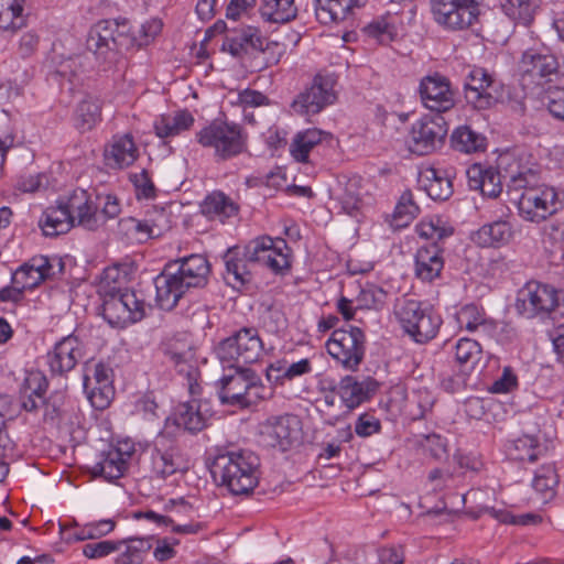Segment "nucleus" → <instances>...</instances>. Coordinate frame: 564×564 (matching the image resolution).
<instances>
[{"label":"nucleus","mask_w":564,"mask_h":564,"mask_svg":"<svg viewBox=\"0 0 564 564\" xmlns=\"http://www.w3.org/2000/svg\"><path fill=\"white\" fill-rule=\"evenodd\" d=\"M416 234L426 240H432L441 246V241L453 235L454 229L447 226L440 217L422 219L416 225Z\"/></svg>","instance_id":"nucleus-52"},{"label":"nucleus","mask_w":564,"mask_h":564,"mask_svg":"<svg viewBox=\"0 0 564 564\" xmlns=\"http://www.w3.org/2000/svg\"><path fill=\"white\" fill-rule=\"evenodd\" d=\"M337 390L345 406L354 410L371 399L378 390V382L370 377L359 381L356 377L346 376L339 381Z\"/></svg>","instance_id":"nucleus-25"},{"label":"nucleus","mask_w":564,"mask_h":564,"mask_svg":"<svg viewBox=\"0 0 564 564\" xmlns=\"http://www.w3.org/2000/svg\"><path fill=\"white\" fill-rule=\"evenodd\" d=\"M557 305V290L553 285L529 281L519 291L514 306L520 316L530 319L547 316Z\"/></svg>","instance_id":"nucleus-13"},{"label":"nucleus","mask_w":564,"mask_h":564,"mask_svg":"<svg viewBox=\"0 0 564 564\" xmlns=\"http://www.w3.org/2000/svg\"><path fill=\"white\" fill-rule=\"evenodd\" d=\"M387 292L379 285L367 283L361 288L356 301L357 308L380 310L387 301Z\"/></svg>","instance_id":"nucleus-54"},{"label":"nucleus","mask_w":564,"mask_h":564,"mask_svg":"<svg viewBox=\"0 0 564 564\" xmlns=\"http://www.w3.org/2000/svg\"><path fill=\"white\" fill-rule=\"evenodd\" d=\"M153 536H130L116 541L120 545L121 552L115 558V564H143L153 546Z\"/></svg>","instance_id":"nucleus-37"},{"label":"nucleus","mask_w":564,"mask_h":564,"mask_svg":"<svg viewBox=\"0 0 564 564\" xmlns=\"http://www.w3.org/2000/svg\"><path fill=\"white\" fill-rule=\"evenodd\" d=\"M506 173L508 189L523 191L518 198V210L524 220L539 224L563 207L554 187L540 185L538 169L516 162L509 165Z\"/></svg>","instance_id":"nucleus-3"},{"label":"nucleus","mask_w":564,"mask_h":564,"mask_svg":"<svg viewBox=\"0 0 564 564\" xmlns=\"http://www.w3.org/2000/svg\"><path fill=\"white\" fill-rule=\"evenodd\" d=\"M232 373L225 375L218 381V398L221 404L247 408L250 368H231Z\"/></svg>","instance_id":"nucleus-24"},{"label":"nucleus","mask_w":564,"mask_h":564,"mask_svg":"<svg viewBox=\"0 0 564 564\" xmlns=\"http://www.w3.org/2000/svg\"><path fill=\"white\" fill-rule=\"evenodd\" d=\"M335 79L332 75L317 74L311 86L301 91L291 104L294 113L313 116L336 100Z\"/></svg>","instance_id":"nucleus-17"},{"label":"nucleus","mask_w":564,"mask_h":564,"mask_svg":"<svg viewBox=\"0 0 564 564\" xmlns=\"http://www.w3.org/2000/svg\"><path fill=\"white\" fill-rule=\"evenodd\" d=\"M420 213L419 206L413 200V194L410 191L404 192L393 213V219L398 227L409 225Z\"/></svg>","instance_id":"nucleus-55"},{"label":"nucleus","mask_w":564,"mask_h":564,"mask_svg":"<svg viewBox=\"0 0 564 564\" xmlns=\"http://www.w3.org/2000/svg\"><path fill=\"white\" fill-rule=\"evenodd\" d=\"M209 273L210 264L202 254H191L167 263L154 279L159 307L173 310L189 289L204 288Z\"/></svg>","instance_id":"nucleus-4"},{"label":"nucleus","mask_w":564,"mask_h":564,"mask_svg":"<svg viewBox=\"0 0 564 564\" xmlns=\"http://www.w3.org/2000/svg\"><path fill=\"white\" fill-rule=\"evenodd\" d=\"M455 361L464 371L475 368L481 359L482 349L479 343L470 338H460L454 347Z\"/></svg>","instance_id":"nucleus-48"},{"label":"nucleus","mask_w":564,"mask_h":564,"mask_svg":"<svg viewBox=\"0 0 564 564\" xmlns=\"http://www.w3.org/2000/svg\"><path fill=\"white\" fill-rule=\"evenodd\" d=\"M448 132L442 115H425L412 123L406 143L416 155H427L441 149Z\"/></svg>","instance_id":"nucleus-12"},{"label":"nucleus","mask_w":564,"mask_h":564,"mask_svg":"<svg viewBox=\"0 0 564 564\" xmlns=\"http://www.w3.org/2000/svg\"><path fill=\"white\" fill-rule=\"evenodd\" d=\"M194 117L187 110H181L174 115H162L154 121V130L159 138H170L191 129Z\"/></svg>","instance_id":"nucleus-41"},{"label":"nucleus","mask_w":564,"mask_h":564,"mask_svg":"<svg viewBox=\"0 0 564 564\" xmlns=\"http://www.w3.org/2000/svg\"><path fill=\"white\" fill-rule=\"evenodd\" d=\"M84 390L96 410H106L115 398L112 369L102 362L94 366L91 375L84 376Z\"/></svg>","instance_id":"nucleus-21"},{"label":"nucleus","mask_w":564,"mask_h":564,"mask_svg":"<svg viewBox=\"0 0 564 564\" xmlns=\"http://www.w3.org/2000/svg\"><path fill=\"white\" fill-rule=\"evenodd\" d=\"M132 184L135 187L137 197L140 198H154L156 195V188L150 177L147 170H142L139 173H134L130 176Z\"/></svg>","instance_id":"nucleus-61"},{"label":"nucleus","mask_w":564,"mask_h":564,"mask_svg":"<svg viewBox=\"0 0 564 564\" xmlns=\"http://www.w3.org/2000/svg\"><path fill=\"white\" fill-rule=\"evenodd\" d=\"M482 1L432 0V13L437 24L449 30H464L478 20Z\"/></svg>","instance_id":"nucleus-14"},{"label":"nucleus","mask_w":564,"mask_h":564,"mask_svg":"<svg viewBox=\"0 0 564 564\" xmlns=\"http://www.w3.org/2000/svg\"><path fill=\"white\" fill-rule=\"evenodd\" d=\"M264 42L265 39L260 35L257 29L248 26L232 35H227L223 43V50L229 52L232 56L239 57L246 54L249 47L253 50L261 48Z\"/></svg>","instance_id":"nucleus-39"},{"label":"nucleus","mask_w":564,"mask_h":564,"mask_svg":"<svg viewBox=\"0 0 564 564\" xmlns=\"http://www.w3.org/2000/svg\"><path fill=\"white\" fill-rule=\"evenodd\" d=\"M66 395L61 391L52 392L42 400L43 422L51 426H58L65 415Z\"/></svg>","instance_id":"nucleus-51"},{"label":"nucleus","mask_w":564,"mask_h":564,"mask_svg":"<svg viewBox=\"0 0 564 564\" xmlns=\"http://www.w3.org/2000/svg\"><path fill=\"white\" fill-rule=\"evenodd\" d=\"M152 473L161 479L185 473L188 469V462L184 458L181 448L169 438L167 433H160L151 452Z\"/></svg>","instance_id":"nucleus-18"},{"label":"nucleus","mask_w":564,"mask_h":564,"mask_svg":"<svg viewBox=\"0 0 564 564\" xmlns=\"http://www.w3.org/2000/svg\"><path fill=\"white\" fill-rule=\"evenodd\" d=\"M23 0H14V6H9L0 11V29L1 30H15L21 28L22 23H17L21 18L23 11Z\"/></svg>","instance_id":"nucleus-62"},{"label":"nucleus","mask_w":564,"mask_h":564,"mask_svg":"<svg viewBox=\"0 0 564 564\" xmlns=\"http://www.w3.org/2000/svg\"><path fill=\"white\" fill-rule=\"evenodd\" d=\"M291 249L283 238L259 237L246 247L228 249L224 256V279L232 289L248 288L253 280V268L262 264L275 274H284L291 268Z\"/></svg>","instance_id":"nucleus-2"},{"label":"nucleus","mask_w":564,"mask_h":564,"mask_svg":"<svg viewBox=\"0 0 564 564\" xmlns=\"http://www.w3.org/2000/svg\"><path fill=\"white\" fill-rule=\"evenodd\" d=\"M164 362L176 371L184 380L191 395H200L202 373L196 359L195 347L185 334H176L166 338L160 347Z\"/></svg>","instance_id":"nucleus-6"},{"label":"nucleus","mask_w":564,"mask_h":564,"mask_svg":"<svg viewBox=\"0 0 564 564\" xmlns=\"http://www.w3.org/2000/svg\"><path fill=\"white\" fill-rule=\"evenodd\" d=\"M199 208L206 218L221 224L236 217L239 213V205L221 191L209 193L200 203Z\"/></svg>","instance_id":"nucleus-30"},{"label":"nucleus","mask_w":564,"mask_h":564,"mask_svg":"<svg viewBox=\"0 0 564 564\" xmlns=\"http://www.w3.org/2000/svg\"><path fill=\"white\" fill-rule=\"evenodd\" d=\"M381 421L372 412H365L355 423V432L359 437H369L380 433Z\"/></svg>","instance_id":"nucleus-59"},{"label":"nucleus","mask_w":564,"mask_h":564,"mask_svg":"<svg viewBox=\"0 0 564 564\" xmlns=\"http://www.w3.org/2000/svg\"><path fill=\"white\" fill-rule=\"evenodd\" d=\"M328 354L347 370H357L366 352L365 333L355 326L335 329L326 341Z\"/></svg>","instance_id":"nucleus-11"},{"label":"nucleus","mask_w":564,"mask_h":564,"mask_svg":"<svg viewBox=\"0 0 564 564\" xmlns=\"http://www.w3.org/2000/svg\"><path fill=\"white\" fill-rule=\"evenodd\" d=\"M138 156V148L129 133L113 135L104 151L105 163L111 169L128 167L134 163Z\"/></svg>","instance_id":"nucleus-26"},{"label":"nucleus","mask_w":564,"mask_h":564,"mask_svg":"<svg viewBox=\"0 0 564 564\" xmlns=\"http://www.w3.org/2000/svg\"><path fill=\"white\" fill-rule=\"evenodd\" d=\"M100 202L90 200L74 217V226H80L87 230H97L102 226V216L99 215Z\"/></svg>","instance_id":"nucleus-57"},{"label":"nucleus","mask_w":564,"mask_h":564,"mask_svg":"<svg viewBox=\"0 0 564 564\" xmlns=\"http://www.w3.org/2000/svg\"><path fill=\"white\" fill-rule=\"evenodd\" d=\"M464 95L474 109H490L502 99L503 84L486 68L474 66L466 75Z\"/></svg>","instance_id":"nucleus-10"},{"label":"nucleus","mask_w":564,"mask_h":564,"mask_svg":"<svg viewBox=\"0 0 564 564\" xmlns=\"http://www.w3.org/2000/svg\"><path fill=\"white\" fill-rule=\"evenodd\" d=\"M360 176H352L344 183L343 192L337 196L341 210L349 216H357L362 206Z\"/></svg>","instance_id":"nucleus-45"},{"label":"nucleus","mask_w":564,"mask_h":564,"mask_svg":"<svg viewBox=\"0 0 564 564\" xmlns=\"http://www.w3.org/2000/svg\"><path fill=\"white\" fill-rule=\"evenodd\" d=\"M29 264L32 272L36 273V279L40 282H43L46 279H50L55 275V271L53 263L45 256H35L31 258Z\"/></svg>","instance_id":"nucleus-64"},{"label":"nucleus","mask_w":564,"mask_h":564,"mask_svg":"<svg viewBox=\"0 0 564 564\" xmlns=\"http://www.w3.org/2000/svg\"><path fill=\"white\" fill-rule=\"evenodd\" d=\"M420 186L433 200H446L453 195V183L447 170L427 169L419 180Z\"/></svg>","instance_id":"nucleus-32"},{"label":"nucleus","mask_w":564,"mask_h":564,"mask_svg":"<svg viewBox=\"0 0 564 564\" xmlns=\"http://www.w3.org/2000/svg\"><path fill=\"white\" fill-rule=\"evenodd\" d=\"M539 0H505L503 12L513 21L529 25L539 8Z\"/></svg>","instance_id":"nucleus-50"},{"label":"nucleus","mask_w":564,"mask_h":564,"mask_svg":"<svg viewBox=\"0 0 564 564\" xmlns=\"http://www.w3.org/2000/svg\"><path fill=\"white\" fill-rule=\"evenodd\" d=\"M192 397L191 401L176 406L173 416L166 420V425L172 421L176 427L193 434L200 432L207 426L213 415L208 403L196 399L198 395Z\"/></svg>","instance_id":"nucleus-22"},{"label":"nucleus","mask_w":564,"mask_h":564,"mask_svg":"<svg viewBox=\"0 0 564 564\" xmlns=\"http://www.w3.org/2000/svg\"><path fill=\"white\" fill-rule=\"evenodd\" d=\"M261 17L272 23H286L297 15L294 0H264L260 6Z\"/></svg>","instance_id":"nucleus-42"},{"label":"nucleus","mask_w":564,"mask_h":564,"mask_svg":"<svg viewBox=\"0 0 564 564\" xmlns=\"http://www.w3.org/2000/svg\"><path fill=\"white\" fill-rule=\"evenodd\" d=\"M91 197L84 189H76L67 197H61L56 203H59L67 214L74 218L89 202Z\"/></svg>","instance_id":"nucleus-60"},{"label":"nucleus","mask_w":564,"mask_h":564,"mask_svg":"<svg viewBox=\"0 0 564 564\" xmlns=\"http://www.w3.org/2000/svg\"><path fill=\"white\" fill-rule=\"evenodd\" d=\"M302 423L299 416L285 414L269 419L261 425L260 443L286 452L301 442Z\"/></svg>","instance_id":"nucleus-16"},{"label":"nucleus","mask_w":564,"mask_h":564,"mask_svg":"<svg viewBox=\"0 0 564 564\" xmlns=\"http://www.w3.org/2000/svg\"><path fill=\"white\" fill-rule=\"evenodd\" d=\"M83 344L77 336L68 335L57 341L46 355L52 375L63 376L73 370L83 358Z\"/></svg>","instance_id":"nucleus-23"},{"label":"nucleus","mask_w":564,"mask_h":564,"mask_svg":"<svg viewBox=\"0 0 564 564\" xmlns=\"http://www.w3.org/2000/svg\"><path fill=\"white\" fill-rule=\"evenodd\" d=\"M115 551H120V545L116 541L87 543L83 547V554L88 558H100Z\"/></svg>","instance_id":"nucleus-63"},{"label":"nucleus","mask_w":564,"mask_h":564,"mask_svg":"<svg viewBox=\"0 0 564 564\" xmlns=\"http://www.w3.org/2000/svg\"><path fill=\"white\" fill-rule=\"evenodd\" d=\"M249 387L247 393V408L256 405L259 401L267 400L272 397V389L262 383L260 377L250 369Z\"/></svg>","instance_id":"nucleus-58"},{"label":"nucleus","mask_w":564,"mask_h":564,"mask_svg":"<svg viewBox=\"0 0 564 564\" xmlns=\"http://www.w3.org/2000/svg\"><path fill=\"white\" fill-rule=\"evenodd\" d=\"M462 327L469 332H479L487 336H492L497 328V323L486 315V312L475 304H467L460 308L457 315Z\"/></svg>","instance_id":"nucleus-38"},{"label":"nucleus","mask_w":564,"mask_h":564,"mask_svg":"<svg viewBox=\"0 0 564 564\" xmlns=\"http://www.w3.org/2000/svg\"><path fill=\"white\" fill-rule=\"evenodd\" d=\"M518 70L523 86L542 85L557 74L558 61L546 48H530L522 54Z\"/></svg>","instance_id":"nucleus-19"},{"label":"nucleus","mask_w":564,"mask_h":564,"mask_svg":"<svg viewBox=\"0 0 564 564\" xmlns=\"http://www.w3.org/2000/svg\"><path fill=\"white\" fill-rule=\"evenodd\" d=\"M512 237V227L506 220L486 224L476 232V240L480 246L492 247L507 243Z\"/></svg>","instance_id":"nucleus-43"},{"label":"nucleus","mask_w":564,"mask_h":564,"mask_svg":"<svg viewBox=\"0 0 564 564\" xmlns=\"http://www.w3.org/2000/svg\"><path fill=\"white\" fill-rule=\"evenodd\" d=\"M332 134L317 128L299 131L290 145L291 155L302 163L308 162L312 150L319 147L324 141L330 140Z\"/></svg>","instance_id":"nucleus-35"},{"label":"nucleus","mask_w":564,"mask_h":564,"mask_svg":"<svg viewBox=\"0 0 564 564\" xmlns=\"http://www.w3.org/2000/svg\"><path fill=\"white\" fill-rule=\"evenodd\" d=\"M162 22L152 19L141 25L138 35L130 34L127 20H101L90 30L86 40L87 50L93 53L99 72H116L122 62L123 51L149 45L162 31Z\"/></svg>","instance_id":"nucleus-1"},{"label":"nucleus","mask_w":564,"mask_h":564,"mask_svg":"<svg viewBox=\"0 0 564 564\" xmlns=\"http://www.w3.org/2000/svg\"><path fill=\"white\" fill-rule=\"evenodd\" d=\"M224 368H246L245 365L260 360L263 343L254 327H242L223 339L215 348Z\"/></svg>","instance_id":"nucleus-7"},{"label":"nucleus","mask_w":564,"mask_h":564,"mask_svg":"<svg viewBox=\"0 0 564 564\" xmlns=\"http://www.w3.org/2000/svg\"><path fill=\"white\" fill-rule=\"evenodd\" d=\"M506 448L511 459L529 463H535L545 451V447L534 436L529 434L509 441Z\"/></svg>","instance_id":"nucleus-40"},{"label":"nucleus","mask_w":564,"mask_h":564,"mask_svg":"<svg viewBox=\"0 0 564 564\" xmlns=\"http://www.w3.org/2000/svg\"><path fill=\"white\" fill-rule=\"evenodd\" d=\"M365 32L368 36L376 39L381 44L390 43L397 35L394 24L389 21V17H381L370 22Z\"/></svg>","instance_id":"nucleus-56"},{"label":"nucleus","mask_w":564,"mask_h":564,"mask_svg":"<svg viewBox=\"0 0 564 564\" xmlns=\"http://www.w3.org/2000/svg\"><path fill=\"white\" fill-rule=\"evenodd\" d=\"M542 242L553 262L564 259V221L554 220L545 225Z\"/></svg>","instance_id":"nucleus-47"},{"label":"nucleus","mask_w":564,"mask_h":564,"mask_svg":"<svg viewBox=\"0 0 564 564\" xmlns=\"http://www.w3.org/2000/svg\"><path fill=\"white\" fill-rule=\"evenodd\" d=\"M118 235L126 239L127 242L143 243L149 239L161 236L162 226L153 218L139 220L134 217H126L121 218L118 223Z\"/></svg>","instance_id":"nucleus-29"},{"label":"nucleus","mask_w":564,"mask_h":564,"mask_svg":"<svg viewBox=\"0 0 564 564\" xmlns=\"http://www.w3.org/2000/svg\"><path fill=\"white\" fill-rule=\"evenodd\" d=\"M558 485V475L554 464L542 465L534 474L532 486L544 498H552Z\"/></svg>","instance_id":"nucleus-53"},{"label":"nucleus","mask_w":564,"mask_h":564,"mask_svg":"<svg viewBox=\"0 0 564 564\" xmlns=\"http://www.w3.org/2000/svg\"><path fill=\"white\" fill-rule=\"evenodd\" d=\"M395 315L403 330L417 344L435 338L443 322L430 305L411 299L397 307Z\"/></svg>","instance_id":"nucleus-8"},{"label":"nucleus","mask_w":564,"mask_h":564,"mask_svg":"<svg viewBox=\"0 0 564 564\" xmlns=\"http://www.w3.org/2000/svg\"><path fill=\"white\" fill-rule=\"evenodd\" d=\"M215 481H219L232 495H249L260 479V458L248 449H217L208 464Z\"/></svg>","instance_id":"nucleus-5"},{"label":"nucleus","mask_w":564,"mask_h":564,"mask_svg":"<svg viewBox=\"0 0 564 564\" xmlns=\"http://www.w3.org/2000/svg\"><path fill=\"white\" fill-rule=\"evenodd\" d=\"M197 142L215 151V156L228 160L247 149L248 135L237 123L214 121L196 133Z\"/></svg>","instance_id":"nucleus-9"},{"label":"nucleus","mask_w":564,"mask_h":564,"mask_svg":"<svg viewBox=\"0 0 564 564\" xmlns=\"http://www.w3.org/2000/svg\"><path fill=\"white\" fill-rule=\"evenodd\" d=\"M128 276L124 271H122L119 267L112 265L106 268L100 276V281L98 284V293L101 297L119 294L123 291H129L127 288Z\"/></svg>","instance_id":"nucleus-49"},{"label":"nucleus","mask_w":564,"mask_h":564,"mask_svg":"<svg viewBox=\"0 0 564 564\" xmlns=\"http://www.w3.org/2000/svg\"><path fill=\"white\" fill-rule=\"evenodd\" d=\"M128 452L109 448L102 452L99 462L91 468L94 477H102L108 481L121 478L128 469L127 457Z\"/></svg>","instance_id":"nucleus-34"},{"label":"nucleus","mask_w":564,"mask_h":564,"mask_svg":"<svg viewBox=\"0 0 564 564\" xmlns=\"http://www.w3.org/2000/svg\"><path fill=\"white\" fill-rule=\"evenodd\" d=\"M101 119V102L98 98L87 96L84 98L75 111L76 128L82 131L91 130Z\"/></svg>","instance_id":"nucleus-44"},{"label":"nucleus","mask_w":564,"mask_h":564,"mask_svg":"<svg viewBox=\"0 0 564 564\" xmlns=\"http://www.w3.org/2000/svg\"><path fill=\"white\" fill-rule=\"evenodd\" d=\"M451 144L456 151L473 153L485 150L486 138L468 126H460L453 131Z\"/></svg>","instance_id":"nucleus-46"},{"label":"nucleus","mask_w":564,"mask_h":564,"mask_svg":"<svg viewBox=\"0 0 564 564\" xmlns=\"http://www.w3.org/2000/svg\"><path fill=\"white\" fill-rule=\"evenodd\" d=\"M468 186L479 191L484 196L496 198L502 192L501 176L497 169L481 164H473L466 170Z\"/></svg>","instance_id":"nucleus-27"},{"label":"nucleus","mask_w":564,"mask_h":564,"mask_svg":"<svg viewBox=\"0 0 564 564\" xmlns=\"http://www.w3.org/2000/svg\"><path fill=\"white\" fill-rule=\"evenodd\" d=\"M39 227L46 237H57L68 232L74 227V218L57 203L47 207L39 219Z\"/></svg>","instance_id":"nucleus-36"},{"label":"nucleus","mask_w":564,"mask_h":564,"mask_svg":"<svg viewBox=\"0 0 564 564\" xmlns=\"http://www.w3.org/2000/svg\"><path fill=\"white\" fill-rule=\"evenodd\" d=\"M315 13L323 24L345 21L355 7H361L366 0H315Z\"/></svg>","instance_id":"nucleus-33"},{"label":"nucleus","mask_w":564,"mask_h":564,"mask_svg":"<svg viewBox=\"0 0 564 564\" xmlns=\"http://www.w3.org/2000/svg\"><path fill=\"white\" fill-rule=\"evenodd\" d=\"M47 387V380L41 372L30 373L20 389L21 408L30 413L37 412L45 399Z\"/></svg>","instance_id":"nucleus-31"},{"label":"nucleus","mask_w":564,"mask_h":564,"mask_svg":"<svg viewBox=\"0 0 564 564\" xmlns=\"http://www.w3.org/2000/svg\"><path fill=\"white\" fill-rule=\"evenodd\" d=\"M101 299L102 316L113 327L123 328L145 316V303L132 290Z\"/></svg>","instance_id":"nucleus-15"},{"label":"nucleus","mask_w":564,"mask_h":564,"mask_svg":"<svg viewBox=\"0 0 564 564\" xmlns=\"http://www.w3.org/2000/svg\"><path fill=\"white\" fill-rule=\"evenodd\" d=\"M419 94L423 106L436 115L447 112L456 105V91L451 80L437 72L420 80Z\"/></svg>","instance_id":"nucleus-20"},{"label":"nucleus","mask_w":564,"mask_h":564,"mask_svg":"<svg viewBox=\"0 0 564 564\" xmlns=\"http://www.w3.org/2000/svg\"><path fill=\"white\" fill-rule=\"evenodd\" d=\"M444 268L443 248L437 242L422 246L415 254V275L425 282H432L441 275Z\"/></svg>","instance_id":"nucleus-28"}]
</instances>
